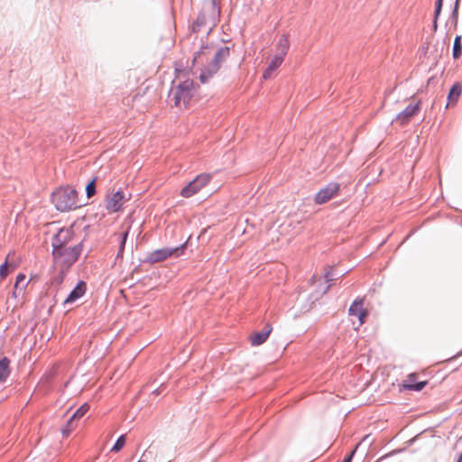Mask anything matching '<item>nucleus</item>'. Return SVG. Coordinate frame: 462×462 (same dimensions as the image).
<instances>
[{
    "label": "nucleus",
    "mask_w": 462,
    "mask_h": 462,
    "mask_svg": "<svg viewBox=\"0 0 462 462\" xmlns=\"http://www.w3.org/2000/svg\"><path fill=\"white\" fill-rule=\"evenodd\" d=\"M82 251L81 246L71 245L68 248L52 249L53 269L56 274L51 284L60 286L69 268L77 262Z\"/></svg>",
    "instance_id": "1"
},
{
    "label": "nucleus",
    "mask_w": 462,
    "mask_h": 462,
    "mask_svg": "<svg viewBox=\"0 0 462 462\" xmlns=\"http://www.w3.org/2000/svg\"><path fill=\"white\" fill-rule=\"evenodd\" d=\"M52 203L57 210L68 212L80 208L78 191L70 186H62L56 189L51 196Z\"/></svg>",
    "instance_id": "2"
},
{
    "label": "nucleus",
    "mask_w": 462,
    "mask_h": 462,
    "mask_svg": "<svg viewBox=\"0 0 462 462\" xmlns=\"http://www.w3.org/2000/svg\"><path fill=\"white\" fill-rule=\"evenodd\" d=\"M196 92L195 84L192 79H187L178 83L171 88V96L177 107L186 108Z\"/></svg>",
    "instance_id": "3"
},
{
    "label": "nucleus",
    "mask_w": 462,
    "mask_h": 462,
    "mask_svg": "<svg viewBox=\"0 0 462 462\" xmlns=\"http://www.w3.org/2000/svg\"><path fill=\"white\" fill-rule=\"evenodd\" d=\"M220 7L218 0H210L204 5L202 11L198 15L195 25L198 27H205L207 29H214L219 21Z\"/></svg>",
    "instance_id": "4"
},
{
    "label": "nucleus",
    "mask_w": 462,
    "mask_h": 462,
    "mask_svg": "<svg viewBox=\"0 0 462 462\" xmlns=\"http://www.w3.org/2000/svg\"><path fill=\"white\" fill-rule=\"evenodd\" d=\"M71 245L81 246L80 242L75 238L74 231L71 227L60 228L52 240V247L68 248Z\"/></svg>",
    "instance_id": "5"
},
{
    "label": "nucleus",
    "mask_w": 462,
    "mask_h": 462,
    "mask_svg": "<svg viewBox=\"0 0 462 462\" xmlns=\"http://www.w3.org/2000/svg\"><path fill=\"white\" fill-rule=\"evenodd\" d=\"M185 249V245H182L180 247L175 248H161L154 250L150 253L146 257V262L150 263H155L159 262H162L171 256H180L183 254Z\"/></svg>",
    "instance_id": "6"
},
{
    "label": "nucleus",
    "mask_w": 462,
    "mask_h": 462,
    "mask_svg": "<svg viewBox=\"0 0 462 462\" xmlns=\"http://www.w3.org/2000/svg\"><path fill=\"white\" fill-rule=\"evenodd\" d=\"M210 180V174L203 173L197 176L192 181H190L181 189L180 195L184 198H189L197 194L209 183Z\"/></svg>",
    "instance_id": "7"
},
{
    "label": "nucleus",
    "mask_w": 462,
    "mask_h": 462,
    "mask_svg": "<svg viewBox=\"0 0 462 462\" xmlns=\"http://www.w3.org/2000/svg\"><path fill=\"white\" fill-rule=\"evenodd\" d=\"M340 190V185L337 182H330L325 188L321 189L314 198L317 205H322L336 197Z\"/></svg>",
    "instance_id": "8"
},
{
    "label": "nucleus",
    "mask_w": 462,
    "mask_h": 462,
    "mask_svg": "<svg viewBox=\"0 0 462 462\" xmlns=\"http://www.w3.org/2000/svg\"><path fill=\"white\" fill-rule=\"evenodd\" d=\"M421 101L417 100L414 104L409 105L395 117V122L401 125L408 124L420 110Z\"/></svg>",
    "instance_id": "9"
},
{
    "label": "nucleus",
    "mask_w": 462,
    "mask_h": 462,
    "mask_svg": "<svg viewBox=\"0 0 462 462\" xmlns=\"http://www.w3.org/2000/svg\"><path fill=\"white\" fill-rule=\"evenodd\" d=\"M88 410L89 405L88 403H84L74 412L67 425L61 430L64 437H68L70 434V432L77 427L75 420L84 416Z\"/></svg>",
    "instance_id": "10"
},
{
    "label": "nucleus",
    "mask_w": 462,
    "mask_h": 462,
    "mask_svg": "<svg viewBox=\"0 0 462 462\" xmlns=\"http://www.w3.org/2000/svg\"><path fill=\"white\" fill-rule=\"evenodd\" d=\"M418 374L416 373H411L408 374V376L403 380L402 383L400 385L401 389L409 390V391H421L427 384V381H418Z\"/></svg>",
    "instance_id": "11"
},
{
    "label": "nucleus",
    "mask_w": 462,
    "mask_h": 462,
    "mask_svg": "<svg viewBox=\"0 0 462 462\" xmlns=\"http://www.w3.org/2000/svg\"><path fill=\"white\" fill-rule=\"evenodd\" d=\"M348 314L350 316L357 317L359 320V325L364 324L368 315V311L366 310V309L364 308V300L357 299L354 300V302L351 304L348 310Z\"/></svg>",
    "instance_id": "12"
},
{
    "label": "nucleus",
    "mask_w": 462,
    "mask_h": 462,
    "mask_svg": "<svg viewBox=\"0 0 462 462\" xmlns=\"http://www.w3.org/2000/svg\"><path fill=\"white\" fill-rule=\"evenodd\" d=\"M273 330V326L266 323L262 331L254 332L249 336V341L253 346H258L263 344L269 337Z\"/></svg>",
    "instance_id": "13"
},
{
    "label": "nucleus",
    "mask_w": 462,
    "mask_h": 462,
    "mask_svg": "<svg viewBox=\"0 0 462 462\" xmlns=\"http://www.w3.org/2000/svg\"><path fill=\"white\" fill-rule=\"evenodd\" d=\"M283 61H284L283 57H282L278 54L273 55L271 58L266 69H264V71L263 73V79L265 80L272 79L273 77L276 69L282 64Z\"/></svg>",
    "instance_id": "14"
},
{
    "label": "nucleus",
    "mask_w": 462,
    "mask_h": 462,
    "mask_svg": "<svg viewBox=\"0 0 462 462\" xmlns=\"http://www.w3.org/2000/svg\"><path fill=\"white\" fill-rule=\"evenodd\" d=\"M14 254H8L5 259V262L0 266V277L2 279H5L6 276L14 272L19 265V263L14 261Z\"/></svg>",
    "instance_id": "15"
},
{
    "label": "nucleus",
    "mask_w": 462,
    "mask_h": 462,
    "mask_svg": "<svg viewBox=\"0 0 462 462\" xmlns=\"http://www.w3.org/2000/svg\"><path fill=\"white\" fill-rule=\"evenodd\" d=\"M28 284L29 281H26V276L23 273H19L14 282L13 297L16 299L23 295Z\"/></svg>",
    "instance_id": "16"
},
{
    "label": "nucleus",
    "mask_w": 462,
    "mask_h": 462,
    "mask_svg": "<svg viewBox=\"0 0 462 462\" xmlns=\"http://www.w3.org/2000/svg\"><path fill=\"white\" fill-rule=\"evenodd\" d=\"M87 291V284L85 282L80 281L74 288V290L69 293V295L64 300V304L72 303L81 298Z\"/></svg>",
    "instance_id": "17"
},
{
    "label": "nucleus",
    "mask_w": 462,
    "mask_h": 462,
    "mask_svg": "<svg viewBox=\"0 0 462 462\" xmlns=\"http://www.w3.org/2000/svg\"><path fill=\"white\" fill-rule=\"evenodd\" d=\"M220 69L219 64L213 60L204 68L199 79L202 83H206L209 78L216 74Z\"/></svg>",
    "instance_id": "18"
},
{
    "label": "nucleus",
    "mask_w": 462,
    "mask_h": 462,
    "mask_svg": "<svg viewBox=\"0 0 462 462\" xmlns=\"http://www.w3.org/2000/svg\"><path fill=\"white\" fill-rule=\"evenodd\" d=\"M290 48V41L287 34H282L276 42L278 55L285 58Z\"/></svg>",
    "instance_id": "19"
},
{
    "label": "nucleus",
    "mask_w": 462,
    "mask_h": 462,
    "mask_svg": "<svg viewBox=\"0 0 462 462\" xmlns=\"http://www.w3.org/2000/svg\"><path fill=\"white\" fill-rule=\"evenodd\" d=\"M10 360L7 357L0 359V382H5L10 374Z\"/></svg>",
    "instance_id": "20"
},
{
    "label": "nucleus",
    "mask_w": 462,
    "mask_h": 462,
    "mask_svg": "<svg viewBox=\"0 0 462 462\" xmlns=\"http://www.w3.org/2000/svg\"><path fill=\"white\" fill-rule=\"evenodd\" d=\"M229 55L230 49L228 47H222L217 51L213 58V60L218 63L219 67H221V64L227 60Z\"/></svg>",
    "instance_id": "21"
},
{
    "label": "nucleus",
    "mask_w": 462,
    "mask_h": 462,
    "mask_svg": "<svg viewBox=\"0 0 462 462\" xmlns=\"http://www.w3.org/2000/svg\"><path fill=\"white\" fill-rule=\"evenodd\" d=\"M462 92V86L459 83H456L452 86L448 94V103L455 104Z\"/></svg>",
    "instance_id": "22"
},
{
    "label": "nucleus",
    "mask_w": 462,
    "mask_h": 462,
    "mask_svg": "<svg viewBox=\"0 0 462 462\" xmlns=\"http://www.w3.org/2000/svg\"><path fill=\"white\" fill-rule=\"evenodd\" d=\"M457 6H458V0H456L455 8H454L450 17L448 18V20L443 24L444 27L449 28V29L457 27Z\"/></svg>",
    "instance_id": "23"
},
{
    "label": "nucleus",
    "mask_w": 462,
    "mask_h": 462,
    "mask_svg": "<svg viewBox=\"0 0 462 462\" xmlns=\"http://www.w3.org/2000/svg\"><path fill=\"white\" fill-rule=\"evenodd\" d=\"M462 53L461 36H457L454 41L453 57L458 59Z\"/></svg>",
    "instance_id": "24"
},
{
    "label": "nucleus",
    "mask_w": 462,
    "mask_h": 462,
    "mask_svg": "<svg viewBox=\"0 0 462 462\" xmlns=\"http://www.w3.org/2000/svg\"><path fill=\"white\" fill-rule=\"evenodd\" d=\"M442 1L443 0H437L436 3V10H435V19H434V29H438L439 26H442V24H439V15L442 6Z\"/></svg>",
    "instance_id": "25"
},
{
    "label": "nucleus",
    "mask_w": 462,
    "mask_h": 462,
    "mask_svg": "<svg viewBox=\"0 0 462 462\" xmlns=\"http://www.w3.org/2000/svg\"><path fill=\"white\" fill-rule=\"evenodd\" d=\"M96 181L97 179L94 178L86 186V194L88 199L92 198L96 194Z\"/></svg>",
    "instance_id": "26"
},
{
    "label": "nucleus",
    "mask_w": 462,
    "mask_h": 462,
    "mask_svg": "<svg viewBox=\"0 0 462 462\" xmlns=\"http://www.w3.org/2000/svg\"><path fill=\"white\" fill-rule=\"evenodd\" d=\"M106 208L109 213L116 212V194L108 197L106 200Z\"/></svg>",
    "instance_id": "27"
},
{
    "label": "nucleus",
    "mask_w": 462,
    "mask_h": 462,
    "mask_svg": "<svg viewBox=\"0 0 462 462\" xmlns=\"http://www.w3.org/2000/svg\"><path fill=\"white\" fill-rule=\"evenodd\" d=\"M125 444V435H122L117 439V451L120 450Z\"/></svg>",
    "instance_id": "28"
},
{
    "label": "nucleus",
    "mask_w": 462,
    "mask_h": 462,
    "mask_svg": "<svg viewBox=\"0 0 462 462\" xmlns=\"http://www.w3.org/2000/svg\"><path fill=\"white\" fill-rule=\"evenodd\" d=\"M116 196H117V203L119 202V200L124 199V196L121 195V193L119 191H117Z\"/></svg>",
    "instance_id": "29"
},
{
    "label": "nucleus",
    "mask_w": 462,
    "mask_h": 462,
    "mask_svg": "<svg viewBox=\"0 0 462 462\" xmlns=\"http://www.w3.org/2000/svg\"><path fill=\"white\" fill-rule=\"evenodd\" d=\"M354 455V451L350 454V456L348 457H346L343 462H350L351 459H352V457Z\"/></svg>",
    "instance_id": "30"
},
{
    "label": "nucleus",
    "mask_w": 462,
    "mask_h": 462,
    "mask_svg": "<svg viewBox=\"0 0 462 462\" xmlns=\"http://www.w3.org/2000/svg\"><path fill=\"white\" fill-rule=\"evenodd\" d=\"M126 236H127V232H125V234H124V238H123V242H122V245H121V247H123V246H124V245H125V243Z\"/></svg>",
    "instance_id": "31"
},
{
    "label": "nucleus",
    "mask_w": 462,
    "mask_h": 462,
    "mask_svg": "<svg viewBox=\"0 0 462 462\" xmlns=\"http://www.w3.org/2000/svg\"><path fill=\"white\" fill-rule=\"evenodd\" d=\"M181 72H182V71H181L180 69H176L177 78H180V77Z\"/></svg>",
    "instance_id": "32"
},
{
    "label": "nucleus",
    "mask_w": 462,
    "mask_h": 462,
    "mask_svg": "<svg viewBox=\"0 0 462 462\" xmlns=\"http://www.w3.org/2000/svg\"><path fill=\"white\" fill-rule=\"evenodd\" d=\"M457 462H462V453L460 454L459 457L457 458Z\"/></svg>",
    "instance_id": "33"
},
{
    "label": "nucleus",
    "mask_w": 462,
    "mask_h": 462,
    "mask_svg": "<svg viewBox=\"0 0 462 462\" xmlns=\"http://www.w3.org/2000/svg\"><path fill=\"white\" fill-rule=\"evenodd\" d=\"M116 450V444L111 448V451Z\"/></svg>",
    "instance_id": "34"
}]
</instances>
